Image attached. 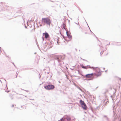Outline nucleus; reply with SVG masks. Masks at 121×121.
<instances>
[{
  "label": "nucleus",
  "mask_w": 121,
  "mask_h": 121,
  "mask_svg": "<svg viewBox=\"0 0 121 121\" xmlns=\"http://www.w3.org/2000/svg\"><path fill=\"white\" fill-rule=\"evenodd\" d=\"M60 120L61 121H68L65 117H63Z\"/></svg>",
  "instance_id": "nucleus-11"
},
{
  "label": "nucleus",
  "mask_w": 121,
  "mask_h": 121,
  "mask_svg": "<svg viewBox=\"0 0 121 121\" xmlns=\"http://www.w3.org/2000/svg\"><path fill=\"white\" fill-rule=\"evenodd\" d=\"M81 66L82 67V68H83V69H86L88 68H91V67H90V66H88V67H87L86 66H85L83 65H81Z\"/></svg>",
  "instance_id": "nucleus-8"
},
{
  "label": "nucleus",
  "mask_w": 121,
  "mask_h": 121,
  "mask_svg": "<svg viewBox=\"0 0 121 121\" xmlns=\"http://www.w3.org/2000/svg\"><path fill=\"white\" fill-rule=\"evenodd\" d=\"M94 76L93 73H91V74H88L86 75L85 76L86 78H91L92 77Z\"/></svg>",
  "instance_id": "nucleus-6"
},
{
  "label": "nucleus",
  "mask_w": 121,
  "mask_h": 121,
  "mask_svg": "<svg viewBox=\"0 0 121 121\" xmlns=\"http://www.w3.org/2000/svg\"><path fill=\"white\" fill-rule=\"evenodd\" d=\"M67 15H68V14H67Z\"/></svg>",
  "instance_id": "nucleus-20"
},
{
  "label": "nucleus",
  "mask_w": 121,
  "mask_h": 121,
  "mask_svg": "<svg viewBox=\"0 0 121 121\" xmlns=\"http://www.w3.org/2000/svg\"><path fill=\"white\" fill-rule=\"evenodd\" d=\"M14 106V105H13V107Z\"/></svg>",
  "instance_id": "nucleus-18"
},
{
  "label": "nucleus",
  "mask_w": 121,
  "mask_h": 121,
  "mask_svg": "<svg viewBox=\"0 0 121 121\" xmlns=\"http://www.w3.org/2000/svg\"><path fill=\"white\" fill-rule=\"evenodd\" d=\"M80 102L82 108L84 110H86L87 107L84 102L81 100H80Z\"/></svg>",
  "instance_id": "nucleus-2"
},
{
  "label": "nucleus",
  "mask_w": 121,
  "mask_h": 121,
  "mask_svg": "<svg viewBox=\"0 0 121 121\" xmlns=\"http://www.w3.org/2000/svg\"><path fill=\"white\" fill-rule=\"evenodd\" d=\"M9 6H8V7H7L6 8L4 6L2 8H3L4 9H8V7H9Z\"/></svg>",
  "instance_id": "nucleus-13"
},
{
  "label": "nucleus",
  "mask_w": 121,
  "mask_h": 121,
  "mask_svg": "<svg viewBox=\"0 0 121 121\" xmlns=\"http://www.w3.org/2000/svg\"><path fill=\"white\" fill-rule=\"evenodd\" d=\"M43 21L44 22L50 25L51 23V21L50 19L48 18H44L42 19Z\"/></svg>",
  "instance_id": "nucleus-3"
},
{
  "label": "nucleus",
  "mask_w": 121,
  "mask_h": 121,
  "mask_svg": "<svg viewBox=\"0 0 121 121\" xmlns=\"http://www.w3.org/2000/svg\"><path fill=\"white\" fill-rule=\"evenodd\" d=\"M62 56L61 55L56 56H55V58L56 60H57L58 61H61V59Z\"/></svg>",
  "instance_id": "nucleus-5"
},
{
  "label": "nucleus",
  "mask_w": 121,
  "mask_h": 121,
  "mask_svg": "<svg viewBox=\"0 0 121 121\" xmlns=\"http://www.w3.org/2000/svg\"><path fill=\"white\" fill-rule=\"evenodd\" d=\"M65 117L66 119L68 121H70L71 118L69 117L66 116Z\"/></svg>",
  "instance_id": "nucleus-10"
},
{
  "label": "nucleus",
  "mask_w": 121,
  "mask_h": 121,
  "mask_svg": "<svg viewBox=\"0 0 121 121\" xmlns=\"http://www.w3.org/2000/svg\"><path fill=\"white\" fill-rule=\"evenodd\" d=\"M65 25L64 24H63V26L64 29L65 28Z\"/></svg>",
  "instance_id": "nucleus-14"
},
{
  "label": "nucleus",
  "mask_w": 121,
  "mask_h": 121,
  "mask_svg": "<svg viewBox=\"0 0 121 121\" xmlns=\"http://www.w3.org/2000/svg\"><path fill=\"white\" fill-rule=\"evenodd\" d=\"M44 87L46 89L50 90L54 89V86L52 85H48Z\"/></svg>",
  "instance_id": "nucleus-4"
},
{
  "label": "nucleus",
  "mask_w": 121,
  "mask_h": 121,
  "mask_svg": "<svg viewBox=\"0 0 121 121\" xmlns=\"http://www.w3.org/2000/svg\"><path fill=\"white\" fill-rule=\"evenodd\" d=\"M91 68L95 71V73H93L94 76L97 78L101 75V72L99 68L97 67L95 68L93 67H92Z\"/></svg>",
  "instance_id": "nucleus-1"
},
{
  "label": "nucleus",
  "mask_w": 121,
  "mask_h": 121,
  "mask_svg": "<svg viewBox=\"0 0 121 121\" xmlns=\"http://www.w3.org/2000/svg\"><path fill=\"white\" fill-rule=\"evenodd\" d=\"M103 51H102L101 52H100V55H102V54H103Z\"/></svg>",
  "instance_id": "nucleus-15"
},
{
  "label": "nucleus",
  "mask_w": 121,
  "mask_h": 121,
  "mask_svg": "<svg viewBox=\"0 0 121 121\" xmlns=\"http://www.w3.org/2000/svg\"><path fill=\"white\" fill-rule=\"evenodd\" d=\"M67 34L68 37L70 39H71L72 37L69 34H68L67 32Z\"/></svg>",
  "instance_id": "nucleus-9"
},
{
  "label": "nucleus",
  "mask_w": 121,
  "mask_h": 121,
  "mask_svg": "<svg viewBox=\"0 0 121 121\" xmlns=\"http://www.w3.org/2000/svg\"><path fill=\"white\" fill-rule=\"evenodd\" d=\"M78 9H79V10H81V9H80V8H79V7H78Z\"/></svg>",
  "instance_id": "nucleus-16"
},
{
  "label": "nucleus",
  "mask_w": 121,
  "mask_h": 121,
  "mask_svg": "<svg viewBox=\"0 0 121 121\" xmlns=\"http://www.w3.org/2000/svg\"><path fill=\"white\" fill-rule=\"evenodd\" d=\"M43 35L45 36V38L46 39H47L49 37V34L47 33V32L43 33Z\"/></svg>",
  "instance_id": "nucleus-7"
},
{
  "label": "nucleus",
  "mask_w": 121,
  "mask_h": 121,
  "mask_svg": "<svg viewBox=\"0 0 121 121\" xmlns=\"http://www.w3.org/2000/svg\"><path fill=\"white\" fill-rule=\"evenodd\" d=\"M75 50H76V51H77V50H77L76 49Z\"/></svg>",
  "instance_id": "nucleus-19"
},
{
  "label": "nucleus",
  "mask_w": 121,
  "mask_h": 121,
  "mask_svg": "<svg viewBox=\"0 0 121 121\" xmlns=\"http://www.w3.org/2000/svg\"><path fill=\"white\" fill-rule=\"evenodd\" d=\"M89 31H88L87 30H85V31H84V33L86 34L87 35H88L89 34Z\"/></svg>",
  "instance_id": "nucleus-12"
},
{
  "label": "nucleus",
  "mask_w": 121,
  "mask_h": 121,
  "mask_svg": "<svg viewBox=\"0 0 121 121\" xmlns=\"http://www.w3.org/2000/svg\"><path fill=\"white\" fill-rule=\"evenodd\" d=\"M2 7H0V9H2Z\"/></svg>",
  "instance_id": "nucleus-17"
}]
</instances>
